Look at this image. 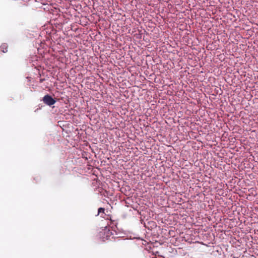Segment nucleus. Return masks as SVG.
Instances as JSON below:
<instances>
[{
  "label": "nucleus",
  "instance_id": "f257e3e1",
  "mask_svg": "<svg viewBox=\"0 0 258 258\" xmlns=\"http://www.w3.org/2000/svg\"><path fill=\"white\" fill-rule=\"evenodd\" d=\"M112 235V233L108 228L106 227L100 232V236L101 237L103 241L108 240Z\"/></svg>",
  "mask_w": 258,
  "mask_h": 258
},
{
  "label": "nucleus",
  "instance_id": "f03ea898",
  "mask_svg": "<svg viewBox=\"0 0 258 258\" xmlns=\"http://www.w3.org/2000/svg\"><path fill=\"white\" fill-rule=\"evenodd\" d=\"M42 101L45 104L48 106H51L56 102V101L51 96L48 94L43 97Z\"/></svg>",
  "mask_w": 258,
  "mask_h": 258
},
{
  "label": "nucleus",
  "instance_id": "7ed1b4c3",
  "mask_svg": "<svg viewBox=\"0 0 258 258\" xmlns=\"http://www.w3.org/2000/svg\"><path fill=\"white\" fill-rule=\"evenodd\" d=\"M8 46L7 43H3L0 47L1 51L4 53L7 52L8 51Z\"/></svg>",
  "mask_w": 258,
  "mask_h": 258
},
{
  "label": "nucleus",
  "instance_id": "20e7f679",
  "mask_svg": "<svg viewBox=\"0 0 258 258\" xmlns=\"http://www.w3.org/2000/svg\"><path fill=\"white\" fill-rule=\"evenodd\" d=\"M105 209L103 208H100L98 209V214H99L101 213H104Z\"/></svg>",
  "mask_w": 258,
  "mask_h": 258
}]
</instances>
